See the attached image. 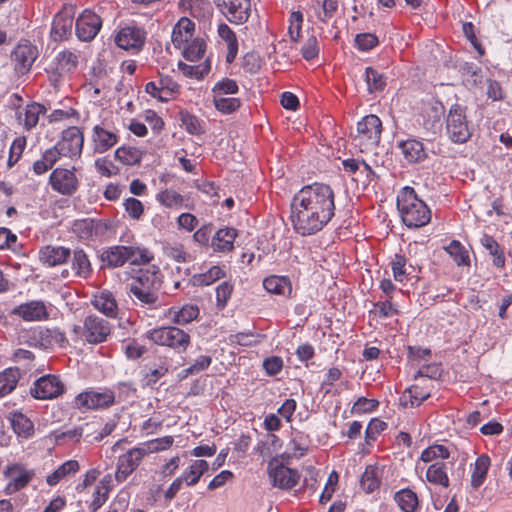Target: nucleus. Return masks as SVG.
<instances>
[{"instance_id": "f257e3e1", "label": "nucleus", "mask_w": 512, "mask_h": 512, "mask_svg": "<svg viewBox=\"0 0 512 512\" xmlns=\"http://www.w3.org/2000/svg\"><path fill=\"white\" fill-rule=\"evenodd\" d=\"M335 215V193L330 185L303 186L292 198L291 223L295 232L310 236L321 231Z\"/></svg>"}, {"instance_id": "f03ea898", "label": "nucleus", "mask_w": 512, "mask_h": 512, "mask_svg": "<svg viewBox=\"0 0 512 512\" xmlns=\"http://www.w3.org/2000/svg\"><path fill=\"white\" fill-rule=\"evenodd\" d=\"M397 209L404 225L420 228L431 220V210L412 187L405 186L397 194Z\"/></svg>"}, {"instance_id": "7ed1b4c3", "label": "nucleus", "mask_w": 512, "mask_h": 512, "mask_svg": "<svg viewBox=\"0 0 512 512\" xmlns=\"http://www.w3.org/2000/svg\"><path fill=\"white\" fill-rule=\"evenodd\" d=\"M163 284V274L157 265L139 269L130 283V293L142 304L154 305Z\"/></svg>"}, {"instance_id": "20e7f679", "label": "nucleus", "mask_w": 512, "mask_h": 512, "mask_svg": "<svg viewBox=\"0 0 512 512\" xmlns=\"http://www.w3.org/2000/svg\"><path fill=\"white\" fill-rule=\"evenodd\" d=\"M112 333L111 323L97 314L86 315L81 323L71 328V338L76 343L99 345L106 342Z\"/></svg>"}, {"instance_id": "39448f33", "label": "nucleus", "mask_w": 512, "mask_h": 512, "mask_svg": "<svg viewBox=\"0 0 512 512\" xmlns=\"http://www.w3.org/2000/svg\"><path fill=\"white\" fill-rule=\"evenodd\" d=\"M382 134V121L377 115L370 114L363 117L352 136V144L361 153L373 151L380 143Z\"/></svg>"}, {"instance_id": "423d86ee", "label": "nucleus", "mask_w": 512, "mask_h": 512, "mask_svg": "<svg viewBox=\"0 0 512 512\" xmlns=\"http://www.w3.org/2000/svg\"><path fill=\"white\" fill-rule=\"evenodd\" d=\"M446 135L457 144L466 143L472 136V125L467 118L466 107L454 104L446 116Z\"/></svg>"}, {"instance_id": "0eeeda50", "label": "nucleus", "mask_w": 512, "mask_h": 512, "mask_svg": "<svg viewBox=\"0 0 512 512\" xmlns=\"http://www.w3.org/2000/svg\"><path fill=\"white\" fill-rule=\"evenodd\" d=\"M147 338L154 344L166 346L177 353H183L191 343L190 335L175 326H163L147 332Z\"/></svg>"}, {"instance_id": "6e6552de", "label": "nucleus", "mask_w": 512, "mask_h": 512, "mask_svg": "<svg viewBox=\"0 0 512 512\" xmlns=\"http://www.w3.org/2000/svg\"><path fill=\"white\" fill-rule=\"evenodd\" d=\"M267 474L271 485L281 490L293 489L300 480L298 470L285 465L278 457L269 461Z\"/></svg>"}, {"instance_id": "1a4fd4ad", "label": "nucleus", "mask_w": 512, "mask_h": 512, "mask_svg": "<svg viewBox=\"0 0 512 512\" xmlns=\"http://www.w3.org/2000/svg\"><path fill=\"white\" fill-rule=\"evenodd\" d=\"M120 140L119 129L110 121L102 120L93 126L91 145L95 153H105L113 148Z\"/></svg>"}, {"instance_id": "9d476101", "label": "nucleus", "mask_w": 512, "mask_h": 512, "mask_svg": "<svg viewBox=\"0 0 512 512\" xmlns=\"http://www.w3.org/2000/svg\"><path fill=\"white\" fill-rule=\"evenodd\" d=\"M115 394L110 389L88 390L79 393L74 399V406L79 410H98L112 406Z\"/></svg>"}, {"instance_id": "9b49d317", "label": "nucleus", "mask_w": 512, "mask_h": 512, "mask_svg": "<svg viewBox=\"0 0 512 512\" xmlns=\"http://www.w3.org/2000/svg\"><path fill=\"white\" fill-rule=\"evenodd\" d=\"M145 40L146 31L133 23L120 27L114 35V42L117 47L133 53L142 49Z\"/></svg>"}, {"instance_id": "f8f14e48", "label": "nucleus", "mask_w": 512, "mask_h": 512, "mask_svg": "<svg viewBox=\"0 0 512 512\" xmlns=\"http://www.w3.org/2000/svg\"><path fill=\"white\" fill-rule=\"evenodd\" d=\"M65 391V385L59 376L48 374L37 379L30 389L31 395L39 400L55 399Z\"/></svg>"}, {"instance_id": "ddd939ff", "label": "nucleus", "mask_w": 512, "mask_h": 512, "mask_svg": "<svg viewBox=\"0 0 512 512\" xmlns=\"http://www.w3.org/2000/svg\"><path fill=\"white\" fill-rule=\"evenodd\" d=\"M4 476L8 479V482L3 492L5 495H12L24 489L34 478L35 472L32 469H27L22 464L16 463L5 468Z\"/></svg>"}, {"instance_id": "4468645a", "label": "nucleus", "mask_w": 512, "mask_h": 512, "mask_svg": "<svg viewBox=\"0 0 512 512\" xmlns=\"http://www.w3.org/2000/svg\"><path fill=\"white\" fill-rule=\"evenodd\" d=\"M30 345L41 346L47 349L65 347L68 340L65 333L58 328H35L26 333Z\"/></svg>"}, {"instance_id": "2eb2a0df", "label": "nucleus", "mask_w": 512, "mask_h": 512, "mask_svg": "<svg viewBox=\"0 0 512 512\" xmlns=\"http://www.w3.org/2000/svg\"><path fill=\"white\" fill-rule=\"evenodd\" d=\"M79 64V53L73 50L60 51L54 58L51 67V80L60 81L73 74Z\"/></svg>"}, {"instance_id": "dca6fc26", "label": "nucleus", "mask_w": 512, "mask_h": 512, "mask_svg": "<svg viewBox=\"0 0 512 512\" xmlns=\"http://www.w3.org/2000/svg\"><path fill=\"white\" fill-rule=\"evenodd\" d=\"M145 457V451L140 446L129 449L119 456L115 472V480L118 483L124 482L140 465Z\"/></svg>"}, {"instance_id": "f3484780", "label": "nucleus", "mask_w": 512, "mask_h": 512, "mask_svg": "<svg viewBox=\"0 0 512 512\" xmlns=\"http://www.w3.org/2000/svg\"><path fill=\"white\" fill-rule=\"evenodd\" d=\"M84 144V135L80 128L72 126L62 132L61 139L56 146L63 157L74 158L80 156Z\"/></svg>"}, {"instance_id": "a211bd4d", "label": "nucleus", "mask_w": 512, "mask_h": 512, "mask_svg": "<svg viewBox=\"0 0 512 512\" xmlns=\"http://www.w3.org/2000/svg\"><path fill=\"white\" fill-rule=\"evenodd\" d=\"M75 9L72 5L64 6L54 17L51 28V37L54 41L67 39L72 32Z\"/></svg>"}, {"instance_id": "6ab92c4d", "label": "nucleus", "mask_w": 512, "mask_h": 512, "mask_svg": "<svg viewBox=\"0 0 512 512\" xmlns=\"http://www.w3.org/2000/svg\"><path fill=\"white\" fill-rule=\"evenodd\" d=\"M91 305L99 313L107 318L117 319L119 316V305L114 293L108 289H101L94 292L90 300Z\"/></svg>"}, {"instance_id": "aec40b11", "label": "nucleus", "mask_w": 512, "mask_h": 512, "mask_svg": "<svg viewBox=\"0 0 512 512\" xmlns=\"http://www.w3.org/2000/svg\"><path fill=\"white\" fill-rule=\"evenodd\" d=\"M102 26L100 17L91 10H84L75 23L76 35L81 41H90L96 37Z\"/></svg>"}, {"instance_id": "412c9836", "label": "nucleus", "mask_w": 512, "mask_h": 512, "mask_svg": "<svg viewBox=\"0 0 512 512\" xmlns=\"http://www.w3.org/2000/svg\"><path fill=\"white\" fill-rule=\"evenodd\" d=\"M52 189L62 195H72L78 188L74 170L56 168L49 177Z\"/></svg>"}, {"instance_id": "4be33fe9", "label": "nucleus", "mask_w": 512, "mask_h": 512, "mask_svg": "<svg viewBox=\"0 0 512 512\" xmlns=\"http://www.w3.org/2000/svg\"><path fill=\"white\" fill-rule=\"evenodd\" d=\"M13 315L20 317L26 322H41L49 318L48 306L41 300H32L16 306Z\"/></svg>"}, {"instance_id": "5701e85b", "label": "nucleus", "mask_w": 512, "mask_h": 512, "mask_svg": "<svg viewBox=\"0 0 512 512\" xmlns=\"http://www.w3.org/2000/svg\"><path fill=\"white\" fill-rule=\"evenodd\" d=\"M343 171L355 182L368 185L375 177L374 170L362 159L347 158L342 161Z\"/></svg>"}, {"instance_id": "b1692460", "label": "nucleus", "mask_w": 512, "mask_h": 512, "mask_svg": "<svg viewBox=\"0 0 512 512\" xmlns=\"http://www.w3.org/2000/svg\"><path fill=\"white\" fill-rule=\"evenodd\" d=\"M230 22L243 23L249 17V0H214Z\"/></svg>"}, {"instance_id": "393cba45", "label": "nucleus", "mask_w": 512, "mask_h": 512, "mask_svg": "<svg viewBox=\"0 0 512 512\" xmlns=\"http://www.w3.org/2000/svg\"><path fill=\"white\" fill-rule=\"evenodd\" d=\"M310 447L311 439L309 435L299 430H293L286 445V450L281 457L283 459H299L308 453Z\"/></svg>"}, {"instance_id": "a878e982", "label": "nucleus", "mask_w": 512, "mask_h": 512, "mask_svg": "<svg viewBox=\"0 0 512 512\" xmlns=\"http://www.w3.org/2000/svg\"><path fill=\"white\" fill-rule=\"evenodd\" d=\"M37 56L38 53L35 46L29 43L19 44L12 54L16 70L20 73L27 72L32 67Z\"/></svg>"}, {"instance_id": "bb28decb", "label": "nucleus", "mask_w": 512, "mask_h": 512, "mask_svg": "<svg viewBox=\"0 0 512 512\" xmlns=\"http://www.w3.org/2000/svg\"><path fill=\"white\" fill-rule=\"evenodd\" d=\"M70 255V249L63 246L47 245L39 250L40 261L49 267L66 263Z\"/></svg>"}, {"instance_id": "cd10ccee", "label": "nucleus", "mask_w": 512, "mask_h": 512, "mask_svg": "<svg viewBox=\"0 0 512 512\" xmlns=\"http://www.w3.org/2000/svg\"><path fill=\"white\" fill-rule=\"evenodd\" d=\"M45 113V107L39 103H30L25 107H19L16 111V119L26 130L34 128L41 115Z\"/></svg>"}, {"instance_id": "c85d7f7f", "label": "nucleus", "mask_w": 512, "mask_h": 512, "mask_svg": "<svg viewBox=\"0 0 512 512\" xmlns=\"http://www.w3.org/2000/svg\"><path fill=\"white\" fill-rule=\"evenodd\" d=\"M198 315L199 308L195 304H185L181 307L172 306L165 312L166 318L177 325H186L197 319Z\"/></svg>"}, {"instance_id": "c756f323", "label": "nucleus", "mask_w": 512, "mask_h": 512, "mask_svg": "<svg viewBox=\"0 0 512 512\" xmlns=\"http://www.w3.org/2000/svg\"><path fill=\"white\" fill-rule=\"evenodd\" d=\"M195 24L188 18H181L172 31V43L175 48L181 50L193 39Z\"/></svg>"}, {"instance_id": "7c9ffc66", "label": "nucleus", "mask_w": 512, "mask_h": 512, "mask_svg": "<svg viewBox=\"0 0 512 512\" xmlns=\"http://www.w3.org/2000/svg\"><path fill=\"white\" fill-rule=\"evenodd\" d=\"M263 287L274 295L290 297L292 294V284L287 276L270 275L264 279Z\"/></svg>"}, {"instance_id": "2f4dec72", "label": "nucleus", "mask_w": 512, "mask_h": 512, "mask_svg": "<svg viewBox=\"0 0 512 512\" xmlns=\"http://www.w3.org/2000/svg\"><path fill=\"white\" fill-rule=\"evenodd\" d=\"M10 423L14 433L19 438L27 440L34 435V423L22 412H13L10 416Z\"/></svg>"}, {"instance_id": "473e14b6", "label": "nucleus", "mask_w": 512, "mask_h": 512, "mask_svg": "<svg viewBox=\"0 0 512 512\" xmlns=\"http://www.w3.org/2000/svg\"><path fill=\"white\" fill-rule=\"evenodd\" d=\"M450 457V450L443 444H432L425 448L420 455L419 460L416 463V472L420 470V462L423 463H434L444 462V460Z\"/></svg>"}, {"instance_id": "72a5a7b5", "label": "nucleus", "mask_w": 512, "mask_h": 512, "mask_svg": "<svg viewBox=\"0 0 512 512\" xmlns=\"http://www.w3.org/2000/svg\"><path fill=\"white\" fill-rule=\"evenodd\" d=\"M209 470V463L206 460H192L188 467L182 472L180 478L191 487L195 486L200 478Z\"/></svg>"}, {"instance_id": "f704fd0d", "label": "nucleus", "mask_w": 512, "mask_h": 512, "mask_svg": "<svg viewBox=\"0 0 512 512\" xmlns=\"http://www.w3.org/2000/svg\"><path fill=\"white\" fill-rule=\"evenodd\" d=\"M398 147L404 158L409 163H417L426 158V152L423 143L416 139H407L400 141Z\"/></svg>"}, {"instance_id": "c9c22d12", "label": "nucleus", "mask_w": 512, "mask_h": 512, "mask_svg": "<svg viewBox=\"0 0 512 512\" xmlns=\"http://www.w3.org/2000/svg\"><path fill=\"white\" fill-rule=\"evenodd\" d=\"M80 469L79 462L77 460H67L62 463L52 473L47 475L46 483L53 487L69 477L74 476Z\"/></svg>"}, {"instance_id": "e433bc0d", "label": "nucleus", "mask_w": 512, "mask_h": 512, "mask_svg": "<svg viewBox=\"0 0 512 512\" xmlns=\"http://www.w3.org/2000/svg\"><path fill=\"white\" fill-rule=\"evenodd\" d=\"M491 466V459L486 454H481L477 457L475 463L471 469V486L473 489L477 490L481 487L487 477L489 468Z\"/></svg>"}, {"instance_id": "4c0bfd02", "label": "nucleus", "mask_w": 512, "mask_h": 512, "mask_svg": "<svg viewBox=\"0 0 512 512\" xmlns=\"http://www.w3.org/2000/svg\"><path fill=\"white\" fill-rule=\"evenodd\" d=\"M237 231L234 228L225 227L219 229L212 238V248L216 252H229L234 247Z\"/></svg>"}, {"instance_id": "58836bf2", "label": "nucleus", "mask_w": 512, "mask_h": 512, "mask_svg": "<svg viewBox=\"0 0 512 512\" xmlns=\"http://www.w3.org/2000/svg\"><path fill=\"white\" fill-rule=\"evenodd\" d=\"M429 396V390L419 385H412L403 391L399 401L403 407H417L429 398Z\"/></svg>"}, {"instance_id": "ea45409f", "label": "nucleus", "mask_w": 512, "mask_h": 512, "mask_svg": "<svg viewBox=\"0 0 512 512\" xmlns=\"http://www.w3.org/2000/svg\"><path fill=\"white\" fill-rule=\"evenodd\" d=\"M426 480L442 488H448L450 480L447 473V464L445 462H434L430 464L426 469Z\"/></svg>"}, {"instance_id": "a19ab883", "label": "nucleus", "mask_w": 512, "mask_h": 512, "mask_svg": "<svg viewBox=\"0 0 512 512\" xmlns=\"http://www.w3.org/2000/svg\"><path fill=\"white\" fill-rule=\"evenodd\" d=\"M102 261L109 268L122 267L128 262L126 245L109 247L103 252Z\"/></svg>"}, {"instance_id": "79ce46f5", "label": "nucleus", "mask_w": 512, "mask_h": 512, "mask_svg": "<svg viewBox=\"0 0 512 512\" xmlns=\"http://www.w3.org/2000/svg\"><path fill=\"white\" fill-rule=\"evenodd\" d=\"M128 262L134 266L149 264L154 259V254L145 246L134 243L126 245Z\"/></svg>"}, {"instance_id": "37998d69", "label": "nucleus", "mask_w": 512, "mask_h": 512, "mask_svg": "<svg viewBox=\"0 0 512 512\" xmlns=\"http://www.w3.org/2000/svg\"><path fill=\"white\" fill-rule=\"evenodd\" d=\"M394 501L402 512H416L419 509V498L416 492L409 488L397 491Z\"/></svg>"}, {"instance_id": "c03bdc74", "label": "nucleus", "mask_w": 512, "mask_h": 512, "mask_svg": "<svg viewBox=\"0 0 512 512\" xmlns=\"http://www.w3.org/2000/svg\"><path fill=\"white\" fill-rule=\"evenodd\" d=\"M113 477L111 474L105 475L96 486L94 498L91 503L93 510L99 509L109 498V494L113 489Z\"/></svg>"}, {"instance_id": "a18cd8bd", "label": "nucleus", "mask_w": 512, "mask_h": 512, "mask_svg": "<svg viewBox=\"0 0 512 512\" xmlns=\"http://www.w3.org/2000/svg\"><path fill=\"white\" fill-rule=\"evenodd\" d=\"M218 34L227 45L228 52L226 55V61L227 63H232L238 53L237 37L232 29L225 23L219 25Z\"/></svg>"}, {"instance_id": "49530a36", "label": "nucleus", "mask_w": 512, "mask_h": 512, "mask_svg": "<svg viewBox=\"0 0 512 512\" xmlns=\"http://www.w3.org/2000/svg\"><path fill=\"white\" fill-rule=\"evenodd\" d=\"M156 201L169 209H181L184 207V196L177 191L165 188L155 196Z\"/></svg>"}, {"instance_id": "de8ad7c7", "label": "nucleus", "mask_w": 512, "mask_h": 512, "mask_svg": "<svg viewBox=\"0 0 512 512\" xmlns=\"http://www.w3.org/2000/svg\"><path fill=\"white\" fill-rule=\"evenodd\" d=\"M20 379L18 369L7 368L0 372V399L12 393Z\"/></svg>"}, {"instance_id": "09e8293b", "label": "nucleus", "mask_w": 512, "mask_h": 512, "mask_svg": "<svg viewBox=\"0 0 512 512\" xmlns=\"http://www.w3.org/2000/svg\"><path fill=\"white\" fill-rule=\"evenodd\" d=\"M393 278L396 282L405 284L409 280L410 271L407 267V259L404 255L395 254L390 262Z\"/></svg>"}, {"instance_id": "8fccbe9b", "label": "nucleus", "mask_w": 512, "mask_h": 512, "mask_svg": "<svg viewBox=\"0 0 512 512\" xmlns=\"http://www.w3.org/2000/svg\"><path fill=\"white\" fill-rule=\"evenodd\" d=\"M446 252L453 258L458 266H470L468 250L458 240L451 241L446 247Z\"/></svg>"}, {"instance_id": "3c124183", "label": "nucleus", "mask_w": 512, "mask_h": 512, "mask_svg": "<svg viewBox=\"0 0 512 512\" xmlns=\"http://www.w3.org/2000/svg\"><path fill=\"white\" fill-rule=\"evenodd\" d=\"M225 276V268L215 265L210 267L206 272L195 275L193 279L194 283L197 285L209 286Z\"/></svg>"}, {"instance_id": "603ef678", "label": "nucleus", "mask_w": 512, "mask_h": 512, "mask_svg": "<svg viewBox=\"0 0 512 512\" xmlns=\"http://www.w3.org/2000/svg\"><path fill=\"white\" fill-rule=\"evenodd\" d=\"M205 48L206 45L203 39L193 38L181 49V52L185 59L194 62L203 57Z\"/></svg>"}, {"instance_id": "864d4df0", "label": "nucleus", "mask_w": 512, "mask_h": 512, "mask_svg": "<svg viewBox=\"0 0 512 512\" xmlns=\"http://www.w3.org/2000/svg\"><path fill=\"white\" fill-rule=\"evenodd\" d=\"M72 269L76 275L87 278L91 273V264L83 250L74 251Z\"/></svg>"}, {"instance_id": "5fc2aeb1", "label": "nucleus", "mask_w": 512, "mask_h": 512, "mask_svg": "<svg viewBox=\"0 0 512 512\" xmlns=\"http://www.w3.org/2000/svg\"><path fill=\"white\" fill-rule=\"evenodd\" d=\"M174 443L172 436H164L161 438L152 439L140 445L141 449L145 451V456L150 453H157L169 449Z\"/></svg>"}, {"instance_id": "6e6d98bb", "label": "nucleus", "mask_w": 512, "mask_h": 512, "mask_svg": "<svg viewBox=\"0 0 512 512\" xmlns=\"http://www.w3.org/2000/svg\"><path fill=\"white\" fill-rule=\"evenodd\" d=\"M213 104L220 113L231 114L239 109L241 101L236 97L213 96Z\"/></svg>"}, {"instance_id": "4d7b16f0", "label": "nucleus", "mask_w": 512, "mask_h": 512, "mask_svg": "<svg viewBox=\"0 0 512 512\" xmlns=\"http://www.w3.org/2000/svg\"><path fill=\"white\" fill-rule=\"evenodd\" d=\"M361 487L367 493L375 491L380 485L377 468L367 466L360 480Z\"/></svg>"}, {"instance_id": "13d9d810", "label": "nucleus", "mask_w": 512, "mask_h": 512, "mask_svg": "<svg viewBox=\"0 0 512 512\" xmlns=\"http://www.w3.org/2000/svg\"><path fill=\"white\" fill-rule=\"evenodd\" d=\"M115 158L125 165H135L141 161V152L134 147L122 146L116 149Z\"/></svg>"}, {"instance_id": "bf43d9fd", "label": "nucleus", "mask_w": 512, "mask_h": 512, "mask_svg": "<svg viewBox=\"0 0 512 512\" xmlns=\"http://www.w3.org/2000/svg\"><path fill=\"white\" fill-rule=\"evenodd\" d=\"M365 77L370 93L382 91L386 86V79L383 74L371 67L366 68Z\"/></svg>"}, {"instance_id": "052dcab7", "label": "nucleus", "mask_w": 512, "mask_h": 512, "mask_svg": "<svg viewBox=\"0 0 512 512\" xmlns=\"http://www.w3.org/2000/svg\"><path fill=\"white\" fill-rule=\"evenodd\" d=\"M157 82L160 85V90L162 93L160 96V101L162 102L169 101L174 97L176 93L179 92L180 86L170 76H161Z\"/></svg>"}, {"instance_id": "680f3d73", "label": "nucleus", "mask_w": 512, "mask_h": 512, "mask_svg": "<svg viewBox=\"0 0 512 512\" xmlns=\"http://www.w3.org/2000/svg\"><path fill=\"white\" fill-rule=\"evenodd\" d=\"M239 91L237 82L234 79L223 78L215 83L212 88V96L235 95Z\"/></svg>"}, {"instance_id": "e2e57ef3", "label": "nucleus", "mask_w": 512, "mask_h": 512, "mask_svg": "<svg viewBox=\"0 0 512 512\" xmlns=\"http://www.w3.org/2000/svg\"><path fill=\"white\" fill-rule=\"evenodd\" d=\"M371 312L381 318L393 317L399 313L397 306L392 302V299L386 298L385 300L376 302Z\"/></svg>"}, {"instance_id": "0e129e2a", "label": "nucleus", "mask_w": 512, "mask_h": 512, "mask_svg": "<svg viewBox=\"0 0 512 512\" xmlns=\"http://www.w3.org/2000/svg\"><path fill=\"white\" fill-rule=\"evenodd\" d=\"M443 368L440 363L433 362L429 364H422L419 366V370L415 375V379L418 377H426L431 380H437L442 376Z\"/></svg>"}, {"instance_id": "69168bd1", "label": "nucleus", "mask_w": 512, "mask_h": 512, "mask_svg": "<svg viewBox=\"0 0 512 512\" xmlns=\"http://www.w3.org/2000/svg\"><path fill=\"white\" fill-rule=\"evenodd\" d=\"M123 206L125 212L133 220H140L144 214L143 203L134 197L126 198L123 202Z\"/></svg>"}, {"instance_id": "338daca9", "label": "nucleus", "mask_w": 512, "mask_h": 512, "mask_svg": "<svg viewBox=\"0 0 512 512\" xmlns=\"http://www.w3.org/2000/svg\"><path fill=\"white\" fill-rule=\"evenodd\" d=\"M338 481H339L338 473L336 471H332L329 474L327 482L324 487V490L322 491V493L320 495L319 501L321 504H326L327 502H329L331 500L333 494L335 493V491L337 489Z\"/></svg>"}, {"instance_id": "774afa93", "label": "nucleus", "mask_w": 512, "mask_h": 512, "mask_svg": "<svg viewBox=\"0 0 512 512\" xmlns=\"http://www.w3.org/2000/svg\"><path fill=\"white\" fill-rule=\"evenodd\" d=\"M26 147V137L19 136L14 139L9 149L8 165L11 167L21 158Z\"/></svg>"}]
</instances>
